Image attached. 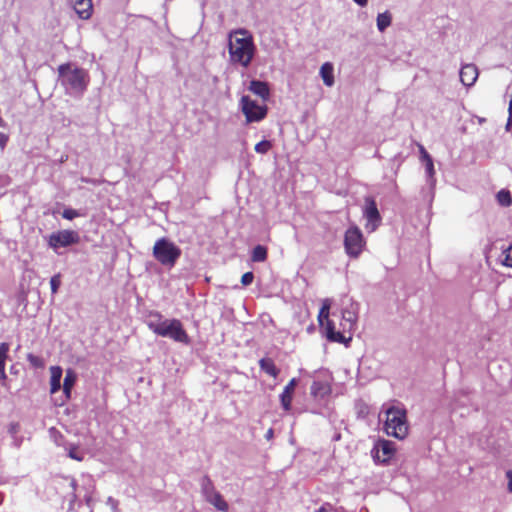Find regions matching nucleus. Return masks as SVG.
Segmentation results:
<instances>
[{"label":"nucleus","instance_id":"obj_1","mask_svg":"<svg viewBox=\"0 0 512 512\" xmlns=\"http://www.w3.org/2000/svg\"><path fill=\"white\" fill-rule=\"evenodd\" d=\"M228 50L232 63L248 67L254 57L255 45L252 35L245 29H238L229 34Z\"/></svg>","mask_w":512,"mask_h":512},{"label":"nucleus","instance_id":"obj_2","mask_svg":"<svg viewBox=\"0 0 512 512\" xmlns=\"http://www.w3.org/2000/svg\"><path fill=\"white\" fill-rule=\"evenodd\" d=\"M158 317V321H149L148 327L156 335L161 337H168L176 342L188 344L190 338L183 328V325L178 319H166L161 320L162 316L159 313L155 314Z\"/></svg>","mask_w":512,"mask_h":512},{"label":"nucleus","instance_id":"obj_3","mask_svg":"<svg viewBox=\"0 0 512 512\" xmlns=\"http://www.w3.org/2000/svg\"><path fill=\"white\" fill-rule=\"evenodd\" d=\"M406 411L391 407L386 411L384 430L387 435L397 439H404L408 434Z\"/></svg>","mask_w":512,"mask_h":512},{"label":"nucleus","instance_id":"obj_4","mask_svg":"<svg viewBox=\"0 0 512 512\" xmlns=\"http://www.w3.org/2000/svg\"><path fill=\"white\" fill-rule=\"evenodd\" d=\"M330 307V300L325 299L318 314L319 326L328 341L348 345L352 338H347L341 331H336L333 320L329 318Z\"/></svg>","mask_w":512,"mask_h":512},{"label":"nucleus","instance_id":"obj_5","mask_svg":"<svg viewBox=\"0 0 512 512\" xmlns=\"http://www.w3.org/2000/svg\"><path fill=\"white\" fill-rule=\"evenodd\" d=\"M181 249L167 238L158 239L153 246V257L163 266L172 268L181 256Z\"/></svg>","mask_w":512,"mask_h":512},{"label":"nucleus","instance_id":"obj_6","mask_svg":"<svg viewBox=\"0 0 512 512\" xmlns=\"http://www.w3.org/2000/svg\"><path fill=\"white\" fill-rule=\"evenodd\" d=\"M58 73L72 89L79 91L86 89L89 75L83 68L75 67L72 69L70 63H64L58 67Z\"/></svg>","mask_w":512,"mask_h":512},{"label":"nucleus","instance_id":"obj_7","mask_svg":"<svg viewBox=\"0 0 512 512\" xmlns=\"http://www.w3.org/2000/svg\"><path fill=\"white\" fill-rule=\"evenodd\" d=\"M365 239L357 226L350 227L344 235V248L347 255L357 258L365 247Z\"/></svg>","mask_w":512,"mask_h":512},{"label":"nucleus","instance_id":"obj_8","mask_svg":"<svg viewBox=\"0 0 512 512\" xmlns=\"http://www.w3.org/2000/svg\"><path fill=\"white\" fill-rule=\"evenodd\" d=\"M240 104L247 123L259 122L267 115V106L257 104L249 96H242Z\"/></svg>","mask_w":512,"mask_h":512},{"label":"nucleus","instance_id":"obj_9","mask_svg":"<svg viewBox=\"0 0 512 512\" xmlns=\"http://www.w3.org/2000/svg\"><path fill=\"white\" fill-rule=\"evenodd\" d=\"M80 242V235L75 230H59L53 232L48 238V245L53 250H57L62 247H68L71 245L78 244Z\"/></svg>","mask_w":512,"mask_h":512},{"label":"nucleus","instance_id":"obj_10","mask_svg":"<svg viewBox=\"0 0 512 512\" xmlns=\"http://www.w3.org/2000/svg\"><path fill=\"white\" fill-rule=\"evenodd\" d=\"M373 452L376 460L386 463L394 456L395 447L393 442L383 439L377 442Z\"/></svg>","mask_w":512,"mask_h":512},{"label":"nucleus","instance_id":"obj_11","mask_svg":"<svg viewBox=\"0 0 512 512\" xmlns=\"http://www.w3.org/2000/svg\"><path fill=\"white\" fill-rule=\"evenodd\" d=\"M364 215L367 219L366 228L374 231L381 221V216L373 199H367Z\"/></svg>","mask_w":512,"mask_h":512},{"label":"nucleus","instance_id":"obj_12","mask_svg":"<svg viewBox=\"0 0 512 512\" xmlns=\"http://www.w3.org/2000/svg\"><path fill=\"white\" fill-rule=\"evenodd\" d=\"M296 386L297 380L295 378H292L284 387L283 392L280 395L281 405L285 411H290L291 409L293 394Z\"/></svg>","mask_w":512,"mask_h":512},{"label":"nucleus","instance_id":"obj_13","mask_svg":"<svg viewBox=\"0 0 512 512\" xmlns=\"http://www.w3.org/2000/svg\"><path fill=\"white\" fill-rule=\"evenodd\" d=\"M478 78V69L474 64H466L460 70V80L465 86H472Z\"/></svg>","mask_w":512,"mask_h":512},{"label":"nucleus","instance_id":"obj_14","mask_svg":"<svg viewBox=\"0 0 512 512\" xmlns=\"http://www.w3.org/2000/svg\"><path fill=\"white\" fill-rule=\"evenodd\" d=\"M74 10L81 19H89L93 12L92 0H75Z\"/></svg>","mask_w":512,"mask_h":512},{"label":"nucleus","instance_id":"obj_15","mask_svg":"<svg viewBox=\"0 0 512 512\" xmlns=\"http://www.w3.org/2000/svg\"><path fill=\"white\" fill-rule=\"evenodd\" d=\"M50 393L54 394L61 388L63 370L60 366H51L50 369Z\"/></svg>","mask_w":512,"mask_h":512},{"label":"nucleus","instance_id":"obj_16","mask_svg":"<svg viewBox=\"0 0 512 512\" xmlns=\"http://www.w3.org/2000/svg\"><path fill=\"white\" fill-rule=\"evenodd\" d=\"M249 90L261 97L264 101L268 100L270 96V89L266 82L259 80H252L249 85Z\"/></svg>","mask_w":512,"mask_h":512},{"label":"nucleus","instance_id":"obj_17","mask_svg":"<svg viewBox=\"0 0 512 512\" xmlns=\"http://www.w3.org/2000/svg\"><path fill=\"white\" fill-rule=\"evenodd\" d=\"M10 345L6 342L0 344V381L6 384L7 374L5 371L6 360L8 359Z\"/></svg>","mask_w":512,"mask_h":512},{"label":"nucleus","instance_id":"obj_18","mask_svg":"<svg viewBox=\"0 0 512 512\" xmlns=\"http://www.w3.org/2000/svg\"><path fill=\"white\" fill-rule=\"evenodd\" d=\"M77 381V374L72 369H67L63 382V392L67 400L71 398V391Z\"/></svg>","mask_w":512,"mask_h":512},{"label":"nucleus","instance_id":"obj_19","mask_svg":"<svg viewBox=\"0 0 512 512\" xmlns=\"http://www.w3.org/2000/svg\"><path fill=\"white\" fill-rule=\"evenodd\" d=\"M207 500L217 510L222 512L228 511L229 506L219 492L213 491L211 495L207 496Z\"/></svg>","mask_w":512,"mask_h":512},{"label":"nucleus","instance_id":"obj_20","mask_svg":"<svg viewBox=\"0 0 512 512\" xmlns=\"http://www.w3.org/2000/svg\"><path fill=\"white\" fill-rule=\"evenodd\" d=\"M333 65L329 62L324 63L320 68V75L326 86H332L334 84Z\"/></svg>","mask_w":512,"mask_h":512},{"label":"nucleus","instance_id":"obj_21","mask_svg":"<svg viewBox=\"0 0 512 512\" xmlns=\"http://www.w3.org/2000/svg\"><path fill=\"white\" fill-rule=\"evenodd\" d=\"M259 366L261 370L274 378H276L279 374V369L276 367L274 361L271 358L260 359Z\"/></svg>","mask_w":512,"mask_h":512},{"label":"nucleus","instance_id":"obj_22","mask_svg":"<svg viewBox=\"0 0 512 512\" xmlns=\"http://www.w3.org/2000/svg\"><path fill=\"white\" fill-rule=\"evenodd\" d=\"M268 251L263 245H257L253 248L251 260L253 262H264L267 259Z\"/></svg>","mask_w":512,"mask_h":512},{"label":"nucleus","instance_id":"obj_23","mask_svg":"<svg viewBox=\"0 0 512 512\" xmlns=\"http://www.w3.org/2000/svg\"><path fill=\"white\" fill-rule=\"evenodd\" d=\"M342 318L345 321V323L341 324L343 327V331H341V332L344 334L346 328L348 330H351L353 328V326L355 325V322H356V316L353 312L348 311V312L342 313Z\"/></svg>","mask_w":512,"mask_h":512},{"label":"nucleus","instance_id":"obj_24","mask_svg":"<svg viewBox=\"0 0 512 512\" xmlns=\"http://www.w3.org/2000/svg\"><path fill=\"white\" fill-rule=\"evenodd\" d=\"M391 24V15L388 12L380 13L377 16V27L379 31H384Z\"/></svg>","mask_w":512,"mask_h":512},{"label":"nucleus","instance_id":"obj_25","mask_svg":"<svg viewBox=\"0 0 512 512\" xmlns=\"http://www.w3.org/2000/svg\"><path fill=\"white\" fill-rule=\"evenodd\" d=\"M496 197L498 203L504 207H508L512 204V196L508 190H500Z\"/></svg>","mask_w":512,"mask_h":512},{"label":"nucleus","instance_id":"obj_26","mask_svg":"<svg viewBox=\"0 0 512 512\" xmlns=\"http://www.w3.org/2000/svg\"><path fill=\"white\" fill-rule=\"evenodd\" d=\"M272 148V144L268 140H262L258 142L254 149L257 153L266 154Z\"/></svg>","mask_w":512,"mask_h":512},{"label":"nucleus","instance_id":"obj_27","mask_svg":"<svg viewBox=\"0 0 512 512\" xmlns=\"http://www.w3.org/2000/svg\"><path fill=\"white\" fill-rule=\"evenodd\" d=\"M422 162L425 164L426 172H427L428 176L430 178H432L434 176V174H435L434 164H433L432 157L431 156L426 157L425 159L422 160Z\"/></svg>","mask_w":512,"mask_h":512},{"label":"nucleus","instance_id":"obj_28","mask_svg":"<svg viewBox=\"0 0 512 512\" xmlns=\"http://www.w3.org/2000/svg\"><path fill=\"white\" fill-rule=\"evenodd\" d=\"M68 456L71 459L82 461L83 460V453L79 450L77 446H72L69 448Z\"/></svg>","mask_w":512,"mask_h":512},{"label":"nucleus","instance_id":"obj_29","mask_svg":"<svg viewBox=\"0 0 512 512\" xmlns=\"http://www.w3.org/2000/svg\"><path fill=\"white\" fill-rule=\"evenodd\" d=\"M504 259L502 264L506 267L512 268V245H510L507 249L504 250Z\"/></svg>","mask_w":512,"mask_h":512},{"label":"nucleus","instance_id":"obj_30","mask_svg":"<svg viewBox=\"0 0 512 512\" xmlns=\"http://www.w3.org/2000/svg\"><path fill=\"white\" fill-rule=\"evenodd\" d=\"M60 285H61V276H60V274H56V275L52 276L51 280H50V286H51L52 294L57 293Z\"/></svg>","mask_w":512,"mask_h":512},{"label":"nucleus","instance_id":"obj_31","mask_svg":"<svg viewBox=\"0 0 512 512\" xmlns=\"http://www.w3.org/2000/svg\"><path fill=\"white\" fill-rule=\"evenodd\" d=\"M79 213L75 209H65L62 213V217L67 220H73L74 218L78 217Z\"/></svg>","mask_w":512,"mask_h":512},{"label":"nucleus","instance_id":"obj_32","mask_svg":"<svg viewBox=\"0 0 512 512\" xmlns=\"http://www.w3.org/2000/svg\"><path fill=\"white\" fill-rule=\"evenodd\" d=\"M254 280V274L252 272H246L242 275L241 277V283L244 285V286H248L250 285Z\"/></svg>","mask_w":512,"mask_h":512},{"label":"nucleus","instance_id":"obj_33","mask_svg":"<svg viewBox=\"0 0 512 512\" xmlns=\"http://www.w3.org/2000/svg\"><path fill=\"white\" fill-rule=\"evenodd\" d=\"M8 140H9L8 135H6V134H4V133L0 132V148H1V149H4V148H5V146H6L7 142H8Z\"/></svg>","mask_w":512,"mask_h":512},{"label":"nucleus","instance_id":"obj_34","mask_svg":"<svg viewBox=\"0 0 512 512\" xmlns=\"http://www.w3.org/2000/svg\"><path fill=\"white\" fill-rule=\"evenodd\" d=\"M418 149H419V153H420V159L421 161L423 159H425L426 157H429V153L426 151L425 147L421 144H418Z\"/></svg>","mask_w":512,"mask_h":512},{"label":"nucleus","instance_id":"obj_35","mask_svg":"<svg viewBox=\"0 0 512 512\" xmlns=\"http://www.w3.org/2000/svg\"><path fill=\"white\" fill-rule=\"evenodd\" d=\"M506 477L508 479V491L512 493V471L508 470L506 472Z\"/></svg>","mask_w":512,"mask_h":512},{"label":"nucleus","instance_id":"obj_36","mask_svg":"<svg viewBox=\"0 0 512 512\" xmlns=\"http://www.w3.org/2000/svg\"><path fill=\"white\" fill-rule=\"evenodd\" d=\"M332 510V505L330 503L323 504L316 512H329Z\"/></svg>","mask_w":512,"mask_h":512},{"label":"nucleus","instance_id":"obj_37","mask_svg":"<svg viewBox=\"0 0 512 512\" xmlns=\"http://www.w3.org/2000/svg\"><path fill=\"white\" fill-rule=\"evenodd\" d=\"M320 385V383L318 382H314L312 387H311V392L316 395L317 394V391H318V386Z\"/></svg>","mask_w":512,"mask_h":512},{"label":"nucleus","instance_id":"obj_38","mask_svg":"<svg viewBox=\"0 0 512 512\" xmlns=\"http://www.w3.org/2000/svg\"><path fill=\"white\" fill-rule=\"evenodd\" d=\"M355 3H357L359 6L364 7L367 5L368 0H353Z\"/></svg>","mask_w":512,"mask_h":512},{"label":"nucleus","instance_id":"obj_39","mask_svg":"<svg viewBox=\"0 0 512 512\" xmlns=\"http://www.w3.org/2000/svg\"><path fill=\"white\" fill-rule=\"evenodd\" d=\"M28 360L33 364H37L38 358L30 354L28 355Z\"/></svg>","mask_w":512,"mask_h":512},{"label":"nucleus","instance_id":"obj_40","mask_svg":"<svg viewBox=\"0 0 512 512\" xmlns=\"http://www.w3.org/2000/svg\"><path fill=\"white\" fill-rule=\"evenodd\" d=\"M272 434H273V431H272V429H270V430L268 431V433H267V436L269 437V436H271Z\"/></svg>","mask_w":512,"mask_h":512}]
</instances>
